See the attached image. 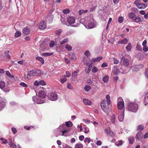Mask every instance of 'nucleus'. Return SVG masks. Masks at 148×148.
Segmentation results:
<instances>
[{
    "label": "nucleus",
    "mask_w": 148,
    "mask_h": 148,
    "mask_svg": "<svg viewBox=\"0 0 148 148\" xmlns=\"http://www.w3.org/2000/svg\"><path fill=\"white\" fill-rule=\"evenodd\" d=\"M83 102L86 105H90L91 104V101L86 99H83Z\"/></svg>",
    "instance_id": "5701e85b"
},
{
    "label": "nucleus",
    "mask_w": 148,
    "mask_h": 148,
    "mask_svg": "<svg viewBox=\"0 0 148 148\" xmlns=\"http://www.w3.org/2000/svg\"><path fill=\"white\" fill-rule=\"evenodd\" d=\"M36 59L40 61L42 64L44 63V60L42 58L40 57H37L36 58Z\"/></svg>",
    "instance_id": "7c9ffc66"
},
{
    "label": "nucleus",
    "mask_w": 148,
    "mask_h": 148,
    "mask_svg": "<svg viewBox=\"0 0 148 148\" xmlns=\"http://www.w3.org/2000/svg\"><path fill=\"white\" fill-rule=\"evenodd\" d=\"M136 48L137 49L138 51H141L142 50V48L141 47L138 45H137Z\"/></svg>",
    "instance_id": "338daca9"
},
{
    "label": "nucleus",
    "mask_w": 148,
    "mask_h": 148,
    "mask_svg": "<svg viewBox=\"0 0 148 148\" xmlns=\"http://www.w3.org/2000/svg\"><path fill=\"white\" fill-rule=\"evenodd\" d=\"M128 41L127 39L126 38H125L119 41L118 43L119 44H126Z\"/></svg>",
    "instance_id": "393cba45"
},
{
    "label": "nucleus",
    "mask_w": 148,
    "mask_h": 148,
    "mask_svg": "<svg viewBox=\"0 0 148 148\" xmlns=\"http://www.w3.org/2000/svg\"><path fill=\"white\" fill-rule=\"evenodd\" d=\"M109 79V77L108 75H105L103 77V81L104 83H107Z\"/></svg>",
    "instance_id": "c756f323"
},
{
    "label": "nucleus",
    "mask_w": 148,
    "mask_h": 148,
    "mask_svg": "<svg viewBox=\"0 0 148 148\" xmlns=\"http://www.w3.org/2000/svg\"><path fill=\"white\" fill-rule=\"evenodd\" d=\"M112 71L115 75H117L120 73H126L128 72L127 71L126 72L125 70H123V68H121V66L120 67V66L119 67L114 66Z\"/></svg>",
    "instance_id": "0eeeda50"
},
{
    "label": "nucleus",
    "mask_w": 148,
    "mask_h": 148,
    "mask_svg": "<svg viewBox=\"0 0 148 148\" xmlns=\"http://www.w3.org/2000/svg\"><path fill=\"white\" fill-rule=\"evenodd\" d=\"M12 132L14 134H15L17 132V130L14 127H12L11 129Z\"/></svg>",
    "instance_id": "69168bd1"
},
{
    "label": "nucleus",
    "mask_w": 148,
    "mask_h": 148,
    "mask_svg": "<svg viewBox=\"0 0 148 148\" xmlns=\"http://www.w3.org/2000/svg\"><path fill=\"white\" fill-rule=\"evenodd\" d=\"M98 71V69L95 66H93L92 69V71L93 73H95L97 72Z\"/></svg>",
    "instance_id": "09e8293b"
},
{
    "label": "nucleus",
    "mask_w": 148,
    "mask_h": 148,
    "mask_svg": "<svg viewBox=\"0 0 148 148\" xmlns=\"http://www.w3.org/2000/svg\"><path fill=\"white\" fill-rule=\"evenodd\" d=\"M124 107V102H118L117 103L118 108L120 110L122 109Z\"/></svg>",
    "instance_id": "6ab92c4d"
},
{
    "label": "nucleus",
    "mask_w": 148,
    "mask_h": 148,
    "mask_svg": "<svg viewBox=\"0 0 148 148\" xmlns=\"http://www.w3.org/2000/svg\"><path fill=\"white\" fill-rule=\"evenodd\" d=\"M61 21L63 24L66 25V22L65 21V19L64 18L61 17Z\"/></svg>",
    "instance_id": "4d7b16f0"
},
{
    "label": "nucleus",
    "mask_w": 148,
    "mask_h": 148,
    "mask_svg": "<svg viewBox=\"0 0 148 148\" xmlns=\"http://www.w3.org/2000/svg\"><path fill=\"white\" fill-rule=\"evenodd\" d=\"M63 12L65 14H67L70 12L69 10H63Z\"/></svg>",
    "instance_id": "680f3d73"
},
{
    "label": "nucleus",
    "mask_w": 148,
    "mask_h": 148,
    "mask_svg": "<svg viewBox=\"0 0 148 148\" xmlns=\"http://www.w3.org/2000/svg\"><path fill=\"white\" fill-rule=\"evenodd\" d=\"M110 120L111 122L113 124H114L115 123L116 121V118L115 117V115L114 114H112V116L110 118Z\"/></svg>",
    "instance_id": "a211bd4d"
},
{
    "label": "nucleus",
    "mask_w": 148,
    "mask_h": 148,
    "mask_svg": "<svg viewBox=\"0 0 148 148\" xmlns=\"http://www.w3.org/2000/svg\"><path fill=\"white\" fill-rule=\"evenodd\" d=\"M145 77L148 79V68L145 70Z\"/></svg>",
    "instance_id": "5fc2aeb1"
},
{
    "label": "nucleus",
    "mask_w": 148,
    "mask_h": 148,
    "mask_svg": "<svg viewBox=\"0 0 148 148\" xmlns=\"http://www.w3.org/2000/svg\"><path fill=\"white\" fill-rule=\"evenodd\" d=\"M6 74L8 76L12 78H13L14 76L13 75H11L10 73L8 71H6Z\"/></svg>",
    "instance_id": "37998d69"
},
{
    "label": "nucleus",
    "mask_w": 148,
    "mask_h": 148,
    "mask_svg": "<svg viewBox=\"0 0 148 148\" xmlns=\"http://www.w3.org/2000/svg\"><path fill=\"white\" fill-rule=\"evenodd\" d=\"M66 25L68 26L76 27L77 26V24L75 23V18L73 16H69L66 21Z\"/></svg>",
    "instance_id": "423d86ee"
},
{
    "label": "nucleus",
    "mask_w": 148,
    "mask_h": 148,
    "mask_svg": "<svg viewBox=\"0 0 148 148\" xmlns=\"http://www.w3.org/2000/svg\"><path fill=\"white\" fill-rule=\"evenodd\" d=\"M5 82L1 81L0 82V88L4 92H8L9 91V90H8L6 88H4L5 86Z\"/></svg>",
    "instance_id": "2eb2a0df"
},
{
    "label": "nucleus",
    "mask_w": 148,
    "mask_h": 148,
    "mask_svg": "<svg viewBox=\"0 0 148 148\" xmlns=\"http://www.w3.org/2000/svg\"><path fill=\"white\" fill-rule=\"evenodd\" d=\"M83 145L80 143H78L75 145V148H83Z\"/></svg>",
    "instance_id": "ea45409f"
},
{
    "label": "nucleus",
    "mask_w": 148,
    "mask_h": 148,
    "mask_svg": "<svg viewBox=\"0 0 148 148\" xmlns=\"http://www.w3.org/2000/svg\"><path fill=\"white\" fill-rule=\"evenodd\" d=\"M144 101L145 103V104L146 105L148 104V93L146 94L144 98Z\"/></svg>",
    "instance_id": "2f4dec72"
},
{
    "label": "nucleus",
    "mask_w": 148,
    "mask_h": 148,
    "mask_svg": "<svg viewBox=\"0 0 148 148\" xmlns=\"http://www.w3.org/2000/svg\"><path fill=\"white\" fill-rule=\"evenodd\" d=\"M32 100L34 103L37 104H41L44 103L46 99L40 98L39 96H33L32 97Z\"/></svg>",
    "instance_id": "6e6552de"
},
{
    "label": "nucleus",
    "mask_w": 148,
    "mask_h": 148,
    "mask_svg": "<svg viewBox=\"0 0 148 148\" xmlns=\"http://www.w3.org/2000/svg\"><path fill=\"white\" fill-rule=\"evenodd\" d=\"M143 134L142 133L138 132L136 135V137L137 140H140L143 137Z\"/></svg>",
    "instance_id": "412c9836"
},
{
    "label": "nucleus",
    "mask_w": 148,
    "mask_h": 148,
    "mask_svg": "<svg viewBox=\"0 0 148 148\" xmlns=\"http://www.w3.org/2000/svg\"><path fill=\"white\" fill-rule=\"evenodd\" d=\"M54 45V41H52L49 44V46L50 47H53Z\"/></svg>",
    "instance_id": "0e129e2a"
},
{
    "label": "nucleus",
    "mask_w": 148,
    "mask_h": 148,
    "mask_svg": "<svg viewBox=\"0 0 148 148\" xmlns=\"http://www.w3.org/2000/svg\"><path fill=\"white\" fill-rule=\"evenodd\" d=\"M21 35V33L19 31L16 32L15 34V36L17 38L20 36Z\"/></svg>",
    "instance_id": "c03bdc74"
},
{
    "label": "nucleus",
    "mask_w": 148,
    "mask_h": 148,
    "mask_svg": "<svg viewBox=\"0 0 148 148\" xmlns=\"http://www.w3.org/2000/svg\"><path fill=\"white\" fill-rule=\"evenodd\" d=\"M53 12V11L52 10L49 11L45 19L46 21L49 23H52L53 20V15L51 14Z\"/></svg>",
    "instance_id": "1a4fd4ad"
},
{
    "label": "nucleus",
    "mask_w": 148,
    "mask_h": 148,
    "mask_svg": "<svg viewBox=\"0 0 148 148\" xmlns=\"http://www.w3.org/2000/svg\"><path fill=\"white\" fill-rule=\"evenodd\" d=\"M88 12L87 10H85V11L84 10H79V14L80 15H82L83 13H85Z\"/></svg>",
    "instance_id": "4c0bfd02"
},
{
    "label": "nucleus",
    "mask_w": 148,
    "mask_h": 148,
    "mask_svg": "<svg viewBox=\"0 0 148 148\" xmlns=\"http://www.w3.org/2000/svg\"><path fill=\"white\" fill-rule=\"evenodd\" d=\"M20 85L24 87H27L28 86L27 84L23 82H21L20 83Z\"/></svg>",
    "instance_id": "8fccbe9b"
},
{
    "label": "nucleus",
    "mask_w": 148,
    "mask_h": 148,
    "mask_svg": "<svg viewBox=\"0 0 148 148\" xmlns=\"http://www.w3.org/2000/svg\"><path fill=\"white\" fill-rule=\"evenodd\" d=\"M65 49H67L68 51H71L72 49V47L69 44H67L65 46Z\"/></svg>",
    "instance_id": "f704fd0d"
},
{
    "label": "nucleus",
    "mask_w": 148,
    "mask_h": 148,
    "mask_svg": "<svg viewBox=\"0 0 148 148\" xmlns=\"http://www.w3.org/2000/svg\"><path fill=\"white\" fill-rule=\"evenodd\" d=\"M65 125L67 127H71L72 125V123L71 122L67 121Z\"/></svg>",
    "instance_id": "79ce46f5"
},
{
    "label": "nucleus",
    "mask_w": 148,
    "mask_h": 148,
    "mask_svg": "<svg viewBox=\"0 0 148 148\" xmlns=\"http://www.w3.org/2000/svg\"><path fill=\"white\" fill-rule=\"evenodd\" d=\"M123 21V17H119L118 19V21L120 23H122Z\"/></svg>",
    "instance_id": "864d4df0"
},
{
    "label": "nucleus",
    "mask_w": 148,
    "mask_h": 148,
    "mask_svg": "<svg viewBox=\"0 0 148 148\" xmlns=\"http://www.w3.org/2000/svg\"><path fill=\"white\" fill-rule=\"evenodd\" d=\"M83 121L86 124L89 123L90 122V121L87 119H83Z\"/></svg>",
    "instance_id": "6e6d98bb"
},
{
    "label": "nucleus",
    "mask_w": 148,
    "mask_h": 148,
    "mask_svg": "<svg viewBox=\"0 0 148 148\" xmlns=\"http://www.w3.org/2000/svg\"><path fill=\"white\" fill-rule=\"evenodd\" d=\"M67 87L68 88L70 89H72L73 88V87L69 83H68L67 84Z\"/></svg>",
    "instance_id": "e2e57ef3"
},
{
    "label": "nucleus",
    "mask_w": 148,
    "mask_h": 148,
    "mask_svg": "<svg viewBox=\"0 0 148 148\" xmlns=\"http://www.w3.org/2000/svg\"><path fill=\"white\" fill-rule=\"evenodd\" d=\"M127 108L129 111L136 112L138 109V105L136 103L129 102L127 103Z\"/></svg>",
    "instance_id": "20e7f679"
},
{
    "label": "nucleus",
    "mask_w": 148,
    "mask_h": 148,
    "mask_svg": "<svg viewBox=\"0 0 148 148\" xmlns=\"http://www.w3.org/2000/svg\"><path fill=\"white\" fill-rule=\"evenodd\" d=\"M91 21H93L90 22L89 23H88V24H86L85 25V27L88 29L92 28L95 27V24L94 23V21L93 19L92 18Z\"/></svg>",
    "instance_id": "9b49d317"
},
{
    "label": "nucleus",
    "mask_w": 148,
    "mask_h": 148,
    "mask_svg": "<svg viewBox=\"0 0 148 148\" xmlns=\"http://www.w3.org/2000/svg\"><path fill=\"white\" fill-rule=\"evenodd\" d=\"M92 64H90L88 66L87 68L86 69V73H89L91 69V67L92 66Z\"/></svg>",
    "instance_id": "cd10ccee"
},
{
    "label": "nucleus",
    "mask_w": 148,
    "mask_h": 148,
    "mask_svg": "<svg viewBox=\"0 0 148 148\" xmlns=\"http://www.w3.org/2000/svg\"><path fill=\"white\" fill-rule=\"evenodd\" d=\"M140 0H136L134 2V3L136 5L137 7L140 3Z\"/></svg>",
    "instance_id": "bf43d9fd"
},
{
    "label": "nucleus",
    "mask_w": 148,
    "mask_h": 148,
    "mask_svg": "<svg viewBox=\"0 0 148 148\" xmlns=\"http://www.w3.org/2000/svg\"><path fill=\"white\" fill-rule=\"evenodd\" d=\"M119 115L118 119L119 121H122L124 117V111L119 112Z\"/></svg>",
    "instance_id": "aec40b11"
},
{
    "label": "nucleus",
    "mask_w": 148,
    "mask_h": 148,
    "mask_svg": "<svg viewBox=\"0 0 148 148\" xmlns=\"http://www.w3.org/2000/svg\"><path fill=\"white\" fill-rule=\"evenodd\" d=\"M34 70L35 76L40 75L42 74L43 73V72L42 71L40 70L39 69Z\"/></svg>",
    "instance_id": "f3484780"
},
{
    "label": "nucleus",
    "mask_w": 148,
    "mask_h": 148,
    "mask_svg": "<svg viewBox=\"0 0 148 148\" xmlns=\"http://www.w3.org/2000/svg\"><path fill=\"white\" fill-rule=\"evenodd\" d=\"M130 57L128 55H125V56H123L121 58V60L123 61L122 64L121 65V68L123 69H125L124 68V66L127 67L130 64Z\"/></svg>",
    "instance_id": "7ed1b4c3"
},
{
    "label": "nucleus",
    "mask_w": 148,
    "mask_h": 148,
    "mask_svg": "<svg viewBox=\"0 0 148 148\" xmlns=\"http://www.w3.org/2000/svg\"><path fill=\"white\" fill-rule=\"evenodd\" d=\"M62 32V30L61 29H59L56 31V34L58 36H59Z\"/></svg>",
    "instance_id": "de8ad7c7"
},
{
    "label": "nucleus",
    "mask_w": 148,
    "mask_h": 148,
    "mask_svg": "<svg viewBox=\"0 0 148 148\" xmlns=\"http://www.w3.org/2000/svg\"><path fill=\"white\" fill-rule=\"evenodd\" d=\"M67 79L66 78H61L60 79V82L62 84H63L64 82H66L67 81Z\"/></svg>",
    "instance_id": "603ef678"
},
{
    "label": "nucleus",
    "mask_w": 148,
    "mask_h": 148,
    "mask_svg": "<svg viewBox=\"0 0 148 148\" xmlns=\"http://www.w3.org/2000/svg\"><path fill=\"white\" fill-rule=\"evenodd\" d=\"M134 140V137H130L129 138V143L131 144H133Z\"/></svg>",
    "instance_id": "e433bc0d"
},
{
    "label": "nucleus",
    "mask_w": 148,
    "mask_h": 148,
    "mask_svg": "<svg viewBox=\"0 0 148 148\" xmlns=\"http://www.w3.org/2000/svg\"><path fill=\"white\" fill-rule=\"evenodd\" d=\"M69 39L68 38L64 39L60 42V44L61 45L64 44L68 42H69Z\"/></svg>",
    "instance_id": "a19ab883"
},
{
    "label": "nucleus",
    "mask_w": 148,
    "mask_h": 148,
    "mask_svg": "<svg viewBox=\"0 0 148 148\" xmlns=\"http://www.w3.org/2000/svg\"><path fill=\"white\" fill-rule=\"evenodd\" d=\"M102 58V57L100 56L96 58H92V61L93 62H99L101 60Z\"/></svg>",
    "instance_id": "bb28decb"
},
{
    "label": "nucleus",
    "mask_w": 148,
    "mask_h": 148,
    "mask_svg": "<svg viewBox=\"0 0 148 148\" xmlns=\"http://www.w3.org/2000/svg\"><path fill=\"white\" fill-rule=\"evenodd\" d=\"M39 84L42 86L46 85V83L44 80H40L39 82Z\"/></svg>",
    "instance_id": "3c124183"
},
{
    "label": "nucleus",
    "mask_w": 148,
    "mask_h": 148,
    "mask_svg": "<svg viewBox=\"0 0 148 148\" xmlns=\"http://www.w3.org/2000/svg\"><path fill=\"white\" fill-rule=\"evenodd\" d=\"M60 126L59 127L58 129L57 130L55 133L54 134L55 136L56 137L58 136L59 135L60 136H66L68 134L69 132V129L65 127L62 129H61Z\"/></svg>",
    "instance_id": "f03ea898"
},
{
    "label": "nucleus",
    "mask_w": 148,
    "mask_h": 148,
    "mask_svg": "<svg viewBox=\"0 0 148 148\" xmlns=\"http://www.w3.org/2000/svg\"><path fill=\"white\" fill-rule=\"evenodd\" d=\"M30 32V29L28 27H24L22 31L23 34L25 35L29 34Z\"/></svg>",
    "instance_id": "4468645a"
},
{
    "label": "nucleus",
    "mask_w": 148,
    "mask_h": 148,
    "mask_svg": "<svg viewBox=\"0 0 148 148\" xmlns=\"http://www.w3.org/2000/svg\"><path fill=\"white\" fill-rule=\"evenodd\" d=\"M9 51H6L5 52V55H6L7 58H10V57L9 55Z\"/></svg>",
    "instance_id": "052dcab7"
},
{
    "label": "nucleus",
    "mask_w": 148,
    "mask_h": 148,
    "mask_svg": "<svg viewBox=\"0 0 148 148\" xmlns=\"http://www.w3.org/2000/svg\"><path fill=\"white\" fill-rule=\"evenodd\" d=\"M131 44L129 43L128 45L126 47V49L128 51H130L132 49Z\"/></svg>",
    "instance_id": "72a5a7b5"
},
{
    "label": "nucleus",
    "mask_w": 148,
    "mask_h": 148,
    "mask_svg": "<svg viewBox=\"0 0 148 148\" xmlns=\"http://www.w3.org/2000/svg\"><path fill=\"white\" fill-rule=\"evenodd\" d=\"M123 142L121 140H119L118 141H117L115 143V144L117 146H119L122 145Z\"/></svg>",
    "instance_id": "58836bf2"
},
{
    "label": "nucleus",
    "mask_w": 148,
    "mask_h": 148,
    "mask_svg": "<svg viewBox=\"0 0 148 148\" xmlns=\"http://www.w3.org/2000/svg\"><path fill=\"white\" fill-rule=\"evenodd\" d=\"M46 23L45 21H42L40 23L39 26V28L40 29H44L46 28Z\"/></svg>",
    "instance_id": "dca6fc26"
},
{
    "label": "nucleus",
    "mask_w": 148,
    "mask_h": 148,
    "mask_svg": "<svg viewBox=\"0 0 148 148\" xmlns=\"http://www.w3.org/2000/svg\"><path fill=\"white\" fill-rule=\"evenodd\" d=\"M10 146L11 148H16V145H15L12 140L10 139L9 142Z\"/></svg>",
    "instance_id": "b1692460"
},
{
    "label": "nucleus",
    "mask_w": 148,
    "mask_h": 148,
    "mask_svg": "<svg viewBox=\"0 0 148 148\" xmlns=\"http://www.w3.org/2000/svg\"><path fill=\"white\" fill-rule=\"evenodd\" d=\"M6 105L5 101L0 97V111H1Z\"/></svg>",
    "instance_id": "ddd939ff"
},
{
    "label": "nucleus",
    "mask_w": 148,
    "mask_h": 148,
    "mask_svg": "<svg viewBox=\"0 0 148 148\" xmlns=\"http://www.w3.org/2000/svg\"><path fill=\"white\" fill-rule=\"evenodd\" d=\"M143 49L144 51L146 52L148 50V47L146 45L144 46H143Z\"/></svg>",
    "instance_id": "13d9d810"
},
{
    "label": "nucleus",
    "mask_w": 148,
    "mask_h": 148,
    "mask_svg": "<svg viewBox=\"0 0 148 148\" xmlns=\"http://www.w3.org/2000/svg\"><path fill=\"white\" fill-rule=\"evenodd\" d=\"M106 99L107 100V104L105 100H103L101 101V109L106 113L108 112V105L110 104L111 101L110 97L109 95H107L106 96Z\"/></svg>",
    "instance_id": "f257e3e1"
},
{
    "label": "nucleus",
    "mask_w": 148,
    "mask_h": 148,
    "mask_svg": "<svg viewBox=\"0 0 148 148\" xmlns=\"http://www.w3.org/2000/svg\"><path fill=\"white\" fill-rule=\"evenodd\" d=\"M147 6L146 4L145 3H140L137 6L139 9L145 8Z\"/></svg>",
    "instance_id": "4be33fe9"
},
{
    "label": "nucleus",
    "mask_w": 148,
    "mask_h": 148,
    "mask_svg": "<svg viewBox=\"0 0 148 148\" xmlns=\"http://www.w3.org/2000/svg\"><path fill=\"white\" fill-rule=\"evenodd\" d=\"M84 136L83 135L80 136L79 137V140L81 141H82L84 139Z\"/></svg>",
    "instance_id": "774afa93"
},
{
    "label": "nucleus",
    "mask_w": 148,
    "mask_h": 148,
    "mask_svg": "<svg viewBox=\"0 0 148 148\" xmlns=\"http://www.w3.org/2000/svg\"><path fill=\"white\" fill-rule=\"evenodd\" d=\"M27 74L29 77H32L35 76L34 70L28 71Z\"/></svg>",
    "instance_id": "a878e982"
},
{
    "label": "nucleus",
    "mask_w": 148,
    "mask_h": 148,
    "mask_svg": "<svg viewBox=\"0 0 148 148\" xmlns=\"http://www.w3.org/2000/svg\"><path fill=\"white\" fill-rule=\"evenodd\" d=\"M36 96H39L42 99H45L46 94L44 91H39L38 94H37Z\"/></svg>",
    "instance_id": "f8f14e48"
},
{
    "label": "nucleus",
    "mask_w": 148,
    "mask_h": 148,
    "mask_svg": "<svg viewBox=\"0 0 148 148\" xmlns=\"http://www.w3.org/2000/svg\"><path fill=\"white\" fill-rule=\"evenodd\" d=\"M53 54V53H43L42 55L44 56L47 57L52 55Z\"/></svg>",
    "instance_id": "473e14b6"
},
{
    "label": "nucleus",
    "mask_w": 148,
    "mask_h": 148,
    "mask_svg": "<svg viewBox=\"0 0 148 148\" xmlns=\"http://www.w3.org/2000/svg\"><path fill=\"white\" fill-rule=\"evenodd\" d=\"M144 126L143 125H138L137 127V130L139 132L141 131L144 128Z\"/></svg>",
    "instance_id": "c85d7f7f"
},
{
    "label": "nucleus",
    "mask_w": 148,
    "mask_h": 148,
    "mask_svg": "<svg viewBox=\"0 0 148 148\" xmlns=\"http://www.w3.org/2000/svg\"><path fill=\"white\" fill-rule=\"evenodd\" d=\"M57 95L56 93L52 92L49 94L48 97L49 99L51 101H55L57 99Z\"/></svg>",
    "instance_id": "9d476101"
},
{
    "label": "nucleus",
    "mask_w": 148,
    "mask_h": 148,
    "mask_svg": "<svg viewBox=\"0 0 148 148\" xmlns=\"http://www.w3.org/2000/svg\"><path fill=\"white\" fill-rule=\"evenodd\" d=\"M128 17L130 19H133V21L136 23H138L142 21L143 20V18H141L139 16H136L135 13L133 12H131L128 14Z\"/></svg>",
    "instance_id": "39448f33"
},
{
    "label": "nucleus",
    "mask_w": 148,
    "mask_h": 148,
    "mask_svg": "<svg viewBox=\"0 0 148 148\" xmlns=\"http://www.w3.org/2000/svg\"><path fill=\"white\" fill-rule=\"evenodd\" d=\"M85 90L87 92L89 91L91 89L90 87L89 86L86 85L84 88Z\"/></svg>",
    "instance_id": "a18cd8bd"
},
{
    "label": "nucleus",
    "mask_w": 148,
    "mask_h": 148,
    "mask_svg": "<svg viewBox=\"0 0 148 148\" xmlns=\"http://www.w3.org/2000/svg\"><path fill=\"white\" fill-rule=\"evenodd\" d=\"M79 69H77V70L73 72L72 73V77H75L77 75V73H79Z\"/></svg>",
    "instance_id": "c9c22d12"
},
{
    "label": "nucleus",
    "mask_w": 148,
    "mask_h": 148,
    "mask_svg": "<svg viewBox=\"0 0 148 148\" xmlns=\"http://www.w3.org/2000/svg\"><path fill=\"white\" fill-rule=\"evenodd\" d=\"M91 140L90 138H85L84 141L85 143H89L90 142Z\"/></svg>",
    "instance_id": "49530a36"
}]
</instances>
